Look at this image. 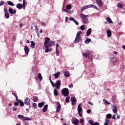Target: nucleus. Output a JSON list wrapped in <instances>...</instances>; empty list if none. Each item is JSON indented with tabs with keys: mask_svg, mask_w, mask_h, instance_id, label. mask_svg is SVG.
Masks as SVG:
<instances>
[{
	"mask_svg": "<svg viewBox=\"0 0 125 125\" xmlns=\"http://www.w3.org/2000/svg\"><path fill=\"white\" fill-rule=\"evenodd\" d=\"M88 16V15H85L83 14H80V17L82 18L83 20V24H88V23H89V21L87 18Z\"/></svg>",
	"mask_w": 125,
	"mask_h": 125,
	"instance_id": "obj_1",
	"label": "nucleus"
},
{
	"mask_svg": "<svg viewBox=\"0 0 125 125\" xmlns=\"http://www.w3.org/2000/svg\"><path fill=\"white\" fill-rule=\"evenodd\" d=\"M91 53H93L92 51L87 50L86 53H83V56H85V57H88V58H90V59H92L93 58L94 56Z\"/></svg>",
	"mask_w": 125,
	"mask_h": 125,
	"instance_id": "obj_2",
	"label": "nucleus"
},
{
	"mask_svg": "<svg viewBox=\"0 0 125 125\" xmlns=\"http://www.w3.org/2000/svg\"><path fill=\"white\" fill-rule=\"evenodd\" d=\"M82 34V31H78L76 34V38L74 40L75 43H79L80 42V41L81 40V37H80V35Z\"/></svg>",
	"mask_w": 125,
	"mask_h": 125,
	"instance_id": "obj_3",
	"label": "nucleus"
},
{
	"mask_svg": "<svg viewBox=\"0 0 125 125\" xmlns=\"http://www.w3.org/2000/svg\"><path fill=\"white\" fill-rule=\"evenodd\" d=\"M62 94L64 96H68L69 95V89L67 88H64L62 90Z\"/></svg>",
	"mask_w": 125,
	"mask_h": 125,
	"instance_id": "obj_4",
	"label": "nucleus"
},
{
	"mask_svg": "<svg viewBox=\"0 0 125 125\" xmlns=\"http://www.w3.org/2000/svg\"><path fill=\"white\" fill-rule=\"evenodd\" d=\"M71 122L72 124H73V125H79V120L77 119V118H73L71 120Z\"/></svg>",
	"mask_w": 125,
	"mask_h": 125,
	"instance_id": "obj_5",
	"label": "nucleus"
},
{
	"mask_svg": "<svg viewBox=\"0 0 125 125\" xmlns=\"http://www.w3.org/2000/svg\"><path fill=\"white\" fill-rule=\"evenodd\" d=\"M60 85H61V81L58 80L55 83V86L57 89H59L60 88Z\"/></svg>",
	"mask_w": 125,
	"mask_h": 125,
	"instance_id": "obj_6",
	"label": "nucleus"
},
{
	"mask_svg": "<svg viewBox=\"0 0 125 125\" xmlns=\"http://www.w3.org/2000/svg\"><path fill=\"white\" fill-rule=\"evenodd\" d=\"M24 104H25L27 106L30 105V104H30V98H26V99L24 100Z\"/></svg>",
	"mask_w": 125,
	"mask_h": 125,
	"instance_id": "obj_7",
	"label": "nucleus"
},
{
	"mask_svg": "<svg viewBox=\"0 0 125 125\" xmlns=\"http://www.w3.org/2000/svg\"><path fill=\"white\" fill-rule=\"evenodd\" d=\"M110 61L111 64H115L117 62V58L116 57H110Z\"/></svg>",
	"mask_w": 125,
	"mask_h": 125,
	"instance_id": "obj_8",
	"label": "nucleus"
},
{
	"mask_svg": "<svg viewBox=\"0 0 125 125\" xmlns=\"http://www.w3.org/2000/svg\"><path fill=\"white\" fill-rule=\"evenodd\" d=\"M50 41V38L48 37L45 38V42H44V45H47Z\"/></svg>",
	"mask_w": 125,
	"mask_h": 125,
	"instance_id": "obj_9",
	"label": "nucleus"
},
{
	"mask_svg": "<svg viewBox=\"0 0 125 125\" xmlns=\"http://www.w3.org/2000/svg\"><path fill=\"white\" fill-rule=\"evenodd\" d=\"M96 1L97 4H98L99 6H103V2L102 1V0H96Z\"/></svg>",
	"mask_w": 125,
	"mask_h": 125,
	"instance_id": "obj_10",
	"label": "nucleus"
},
{
	"mask_svg": "<svg viewBox=\"0 0 125 125\" xmlns=\"http://www.w3.org/2000/svg\"><path fill=\"white\" fill-rule=\"evenodd\" d=\"M78 113L81 112L83 111V108L82 107V104H80L77 108Z\"/></svg>",
	"mask_w": 125,
	"mask_h": 125,
	"instance_id": "obj_11",
	"label": "nucleus"
},
{
	"mask_svg": "<svg viewBox=\"0 0 125 125\" xmlns=\"http://www.w3.org/2000/svg\"><path fill=\"white\" fill-rule=\"evenodd\" d=\"M57 105L58 106L57 107L56 112H60V110H61V105H60V103L58 102Z\"/></svg>",
	"mask_w": 125,
	"mask_h": 125,
	"instance_id": "obj_12",
	"label": "nucleus"
},
{
	"mask_svg": "<svg viewBox=\"0 0 125 125\" xmlns=\"http://www.w3.org/2000/svg\"><path fill=\"white\" fill-rule=\"evenodd\" d=\"M88 123H89V125H99V123L96 122V123H94L93 121H92V120H89L88 121Z\"/></svg>",
	"mask_w": 125,
	"mask_h": 125,
	"instance_id": "obj_13",
	"label": "nucleus"
},
{
	"mask_svg": "<svg viewBox=\"0 0 125 125\" xmlns=\"http://www.w3.org/2000/svg\"><path fill=\"white\" fill-rule=\"evenodd\" d=\"M9 12L10 14H14V13H16V10H13V9L11 8H9Z\"/></svg>",
	"mask_w": 125,
	"mask_h": 125,
	"instance_id": "obj_14",
	"label": "nucleus"
},
{
	"mask_svg": "<svg viewBox=\"0 0 125 125\" xmlns=\"http://www.w3.org/2000/svg\"><path fill=\"white\" fill-rule=\"evenodd\" d=\"M48 46H52V45H55V42L54 41H50L47 44Z\"/></svg>",
	"mask_w": 125,
	"mask_h": 125,
	"instance_id": "obj_15",
	"label": "nucleus"
},
{
	"mask_svg": "<svg viewBox=\"0 0 125 125\" xmlns=\"http://www.w3.org/2000/svg\"><path fill=\"white\" fill-rule=\"evenodd\" d=\"M92 32V29L91 28L88 29L86 32V36H87V37L90 36Z\"/></svg>",
	"mask_w": 125,
	"mask_h": 125,
	"instance_id": "obj_16",
	"label": "nucleus"
},
{
	"mask_svg": "<svg viewBox=\"0 0 125 125\" xmlns=\"http://www.w3.org/2000/svg\"><path fill=\"white\" fill-rule=\"evenodd\" d=\"M61 73L60 72H58L56 74H53V76L55 77V79H58L59 76H60Z\"/></svg>",
	"mask_w": 125,
	"mask_h": 125,
	"instance_id": "obj_17",
	"label": "nucleus"
},
{
	"mask_svg": "<svg viewBox=\"0 0 125 125\" xmlns=\"http://www.w3.org/2000/svg\"><path fill=\"white\" fill-rule=\"evenodd\" d=\"M106 34L108 38H111V36H112V32L110 30H108L106 31Z\"/></svg>",
	"mask_w": 125,
	"mask_h": 125,
	"instance_id": "obj_18",
	"label": "nucleus"
},
{
	"mask_svg": "<svg viewBox=\"0 0 125 125\" xmlns=\"http://www.w3.org/2000/svg\"><path fill=\"white\" fill-rule=\"evenodd\" d=\"M44 46L45 47V48H44L45 52V53H47V52H48V51H49V49L48 48V47H49L50 46H48V45H44Z\"/></svg>",
	"mask_w": 125,
	"mask_h": 125,
	"instance_id": "obj_19",
	"label": "nucleus"
},
{
	"mask_svg": "<svg viewBox=\"0 0 125 125\" xmlns=\"http://www.w3.org/2000/svg\"><path fill=\"white\" fill-rule=\"evenodd\" d=\"M24 49L26 55H28V54L29 53V47L25 46Z\"/></svg>",
	"mask_w": 125,
	"mask_h": 125,
	"instance_id": "obj_20",
	"label": "nucleus"
},
{
	"mask_svg": "<svg viewBox=\"0 0 125 125\" xmlns=\"http://www.w3.org/2000/svg\"><path fill=\"white\" fill-rule=\"evenodd\" d=\"M70 72L68 71H65L64 72V76L65 77V78H69L70 77Z\"/></svg>",
	"mask_w": 125,
	"mask_h": 125,
	"instance_id": "obj_21",
	"label": "nucleus"
},
{
	"mask_svg": "<svg viewBox=\"0 0 125 125\" xmlns=\"http://www.w3.org/2000/svg\"><path fill=\"white\" fill-rule=\"evenodd\" d=\"M113 107L114 108L113 110V113H114V114H117V112H118V108H117V106L114 105H113Z\"/></svg>",
	"mask_w": 125,
	"mask_h": 125,
	"instance_id": "obj_22",
	"label": "nucleus"
},
{
	"mask_svg": "<svg viewBox=\"0 0 125 125\" xmlns=\"http://www.w3.org/2000/svg\"><path fill=\"white\" fill-rule=\"evenodd\" d=\"M48 107V105L46 104L43 106V109H42V112L44 113L45 112H46L47 110V108Z\"/></svg>",
	"mask_w": 125,
	"mask_h": 125,
	"instance_id": "obj_23",
	"label": "nucleus"
},
{
	"mask_svg": "<svg viewBox=\"0 0 125 125\" xmlns=\"http://www.w3.org/2000/svg\"><path fill=\"white\" fill-rule=\"evenodd\" d=\"M17 8H18V9H22V8H23V4L21 3H18L17 4Z\"/></svg>",
	"mask_w": 125,
	"mask_h": 125,
	"instance_id": "obj_24",
	"label": "nucleus"
},
{
	"mask_svg": "<svg viewBox=\"0 0 125 125\" xmlns=\"http://www.w3.org/2000/svg\"><path fill=\"white\" fill-rule=\"evenodd\" d=\"M106 21H107L109 24H113V23H114L113 22V21H112V19L109 17L106 18Z\"/></svg>",
	"mask_w": 125,
	"mask_h": 125,
	"instance_id": "obj_25",
	"label": "nucleus"
},
{
	"mask_svg": "<svg viewBox=\"0 0 125 125\" xmlns=\"http://www.w3.org/2000/svg\"><path fill=\"white\" fill-rule=\"evenodd\" d=\"M117 7H119L121 9H123V8H124V6L123 5V4H122V3H118L117 4Z\"/></svg>",
	"mask_w": 125,
	"mask_h": 125,
	"instance_id": "obj_26",
	"label": "nucleus"
},
{
	"mask_svg": "<svg viewBox=\"0 0 125 125\" xmlns=\"http://www.w3.org/2000/svg\"><path fill=\"white\" fill-rule=\"evenodd\" d=\"M63 11H64V12H66L67 13H69L70 14H72V13H74V11H69V10H68L66 9H63Z\"/></svg>",
	"mask_w": 125,
	"mask_h": 125,
	"instance_id": "obj_27",
	"label": "nucleus"
},
{
	"mask_svg": "<svg viewBox=\"0 0 125 125\" xmlns=\"http://www.w3.org/2000/svg\"><path fill=\"white\" fill-rule=\"evenodd\" d=\"M43 105H44V102H42V103H39L38 104V107L39 108H42Z\"/></svg>",
	"mask_w": 125,
	"mask_h": 125,
	"instance_id": "obj_28",
	"label": "nucleus"
},
{
	"mask_svg": "<svg viewBox=\"0 0 125 125\" xmlns=\"http://www.w3.org/2000/svg\"><path fill=\"white\" fill-rule=\"evenodd\" d=\"M38 100H39V98L37 96H34L33 97V101L34 102H37Z\"/></svg>",
	"mask_w": 125,
	"mask_h": 125,
	"instance_id": "obj_29",
	"label": "nucleus"
},
{
	"mask_svg": "<svg viewBox=\"0 0 125 125\" xmlns=\"http://www.w3.org/2000/svg\"><path fill=\"white\" fill-rule=\"evenodd\" d=\"M91 42V39L88 38V39H86L84 42H85V43L87 44V43H89V42Z\"/></svg>",
	"mask_w": 125,
	"mask_h": 125,
	"instance_id": "obj_30",
	"label": "nucleus"
},
{
	"mask_svg": "<svg viewBox=\"0 0 125 125\" xmlns=\"http://www.w3.org/2000/svg\"><path fill=\"white\" fill-rule=\"evenodd\" d=\"M7 2L9 5H11V6H14V3H13V2L11 1H7Z\"/></svg>",
	"mask_w": 125,
	"mask_h": 125,
	"instance_id": "obj_31",
	"label": "nucleus"
},
{
	"mask_svg": "<svg viewBox=\"0 0 125 125\" xmlns=\"http://www.w3.org/2000/svg\"><path fill=\"white\" fill-rule=\"evenodd\" d=\"M38 78L40 80V82L42 81V74L41 73H39L38 74Z\"/></svg>",
	"mask_w": 125,
	"mask_h": 125,
	"instance_id": "obj_32",
	"label": "nucleus"
},
{
	"mask_svg": "<svg viewBox=\"0 0 125 125\" xmlns=\"http://www.w3.org/2000/svg\"><path fill=\"white\" fill-rule=\"evenodd\" d=\"M73 99H75L73 98V97H72L71 99V101L72 102V105H76V102H77V101H74Z\"/></svg>",
	"mask_w": 125,
	"mask_h": 125,
	"instance_id": "obj_33",
	"label": "nucleus"
},
{
	"mask_svg": "<svg viewBox=\"0 0 125 125\" xmlns=\"http://www.w3.org/2000/svg\"><path fill=\"white\" fill-rule=\"evenodd\" d=\"M18 117L19 119H21V120H23V121H24L25 120V117L23 116V115H19Z\"/></svg>",
	"mask_w": 125,
	"mask_h": 125,
	"instance_id": "obj_34",
	"label": "nucleus"
},
{
	"mask_svg": "<svg viewBox=\"0 0 125 125\" xmlns=\"http://www.w3.org/2000/svg\"><path fill=\"white\" fill-rule=\"evenodd\" d=\"M103 101H104V105H108V104H110L105 99H103Z\"/></svg>",
	"mask_w": 125,
	"mask_h": 125,
	"instance_id": "obj_35",
	"label": "nucleus"
},
{
	"mask_svg": "<svg viewBox=\"0 0 125 125\" xmlns=\"http://www.w3.org/2000/svg\"><path fill=\"white\" fill-rule=\"evenodd\" d=\"M54 94L56 96H57L58 95V91H57V89H54Z\"/></svg>",
	"mask_w": 125,
	"mask_h": 125,
	"instance_id": "obj_36",
	"label": "nucleus"
},
{
	"mask_svg": "<svg viewBox=\"0 0 125 125\" xmlns=\"http://www.w3.org/2000/svg\"><path fill=\"white\" fill-rule=\"evenodd\" d=\"M31 47H32V48H35V42H34L33 41H31Z\"/></svg>",
	"mask_w": 125,
	"mask_h": 125,
	"instance_id": "obj_37",
	"label": "nucleus"
},
{
	"mask_svg": "<svg viewBox=\"0 0 125 125\" xmlns=\"http://www.w3.org/2000/svg\"><path fill=\"white\" fill-rule=\"evenodd\" d=\"M19 102L20 104V106H24V102H23L22 101H21V100H19Z\"/></svg>",
	"mask_w": 125,
	"mask_h": 125,
	"instance_id": "obj_38",
	"label": "nucleus"
},
{
	"mask_svg": "<svg viewBox=\"0 0 125 125\" xmlns=\"http://www.w3.org/2000/svg\"><path fill=\"white\" fill-rule=\"evenodd\" d=\"M66 8V9L70 10L72 8V5H71V4H68L67 5Z\"/></svg>",
	"mask_w": 125,
	"mask_h": 125,
	"instance_id": "obj_39",
	"label": "nucleus"
},
{
	"mask_svg": "<svg viewBox=\"0 0 125 125\" xmlns=\"http://www.w3.org/2000/svg\"><path fill=\"white\" fill-rule=\"evenodd\" d=\"M65 101L66 103H69V102H70V97L69 96L66 97Z\"/></svg>",
	"mask_w": 125,
	"mask_h": 125,
	"instance_id": "obj_40",
	"label": "nucleus"
},
{
	"mask_svg": "<svg viewBox=\"0 0 125 125\" xmlns=\"http://www.w3.org/2000/svg\"><path fill=\"white\" fill-rule=\"evenodd\" d=\"M84 29H85V27H84V25H82L80 27V30H81L82 31H84Z\"/></svg>",
	"mask_w": 125,
	"mask_h": 125,
	"instance_id": "obj_41",
	"label": "nucleus"
},
{
	"mask_svg": "<svg viewBox=\"0 0 125 125\" xmlns=\"http://www.w3.org/2000/svg\"><path fill=\"white\" fill-rule=\"evenodd\" d=\"M106 118H107V119H111V118H112V114H107Z\"/></svg>",
	"mask_w": 125,
	"mask_h": 125,
	"instance_id": "obj_42",
	"label": "nucleus"
},
{
	"mask_svg": "<svg viewBox=\"0 0 125 125\" xmlns=\"http://www.w3.org/2000/svg\"><path fill=\"white\" fill-rule=\"evenodd\" d=\"M32 120V118L30 117H24V121H31Z\"/></svg>",
	"mask_w": 125,
	"mask_h": 125,
	"instance_id": "obj_43",
	"label": "nucleus"
},
{
	"mask_svg": "<svg viewBox=\"0 0 125 125\" xmlns=\"http://www.w3.org/2000/svg\"><path fill=\"white\" fill-rule=\"evenodd\" d=\"M56 54L57 56H59V54H60V52H59L58 49H56Z\"/></svg>",
	"mask_w": 125,
	"mask_h": 125,
	"instance_id": "obj_44",
	"label": "nucleus"
},
{
	"mask_svg": "<svg viewBox=\"0 0 125 125\" xmlns=\"http://www.w3.org/2000/svg\"><path fill=\"white\" fill-rule=\"evenodd\" d=\"M93 6H94V5L90 4V5H86V7H87V8H90V7H93Z\"/></svg>",
	"mask_w": 125,
	"mask_h": 125,
	"instance_id": "obj_45",
	"label": "nucleus"
},
{
	"mask_svg": "<svg viewBox=\"0 0 125 125\" xmlns=\"http://www.w3.org/2000/svg\"><path fill=\"white\" fill-rule=\"evenodd\" d=\"M35 30L36 31V33H37V35L39 36V29L38 28L37 26H35Z\"/></svg>",
	"mask_w": 125,
	"mask_h": 125,
	"instance_id": "obj_46",
	"label": "nucleus"
},
{
	"mask_svg": "<svg viewBox=\"0 0 125 125\" xmlns=\"http://www.w3.org/2000/svg\"><path fill=\"white\" fill-rule=\"evenodd\" d=\"M85 9H87V8L86 7V6L82 7L81 9L82 12H83V10H85Z\"/></svg>",
	"mask_w": 125,
	"mask_h": 125,
	"instance_id": "obj_47",
	"label": "nucleus"
},
{
	"mask_svg": "<svg viewBox=\"0 0 125 125\" xmlns=\"http://www.w3.org/2000/svg\"><path fill=\"white\" fill-rule=\"evenodd\" d=\"M5 16L7 19H8V18H9V14L8 13L5 14Z\"/></svg>",
	"mask_w": 125,
	"mask_h": 125,
	"instance_id": "obj_48",
	"label": "nucleus"
},
{
	"mask_svg": "<svg viewBox=\"0 0 125 125\" xmlns=\"http://www.w3.org/2000/svg\"><path fill=\"white\" fill-rule=\"evenodd\" d=\"M32 106L33 107V108H34V109H36V108H37V104H36V103H33Z\"/></svg>",
	"mask_w": 125,
	"mask_h": 125,
	"instance_id": "obj_49",
	"label": "nucleus"
},
{
	"mask_svg": "<svg viewBox=\"0 0 125 125\" xmlns=\"http://www.w3.org/2000/svg\"><path fill=\"white\" fill-rule=\"evenodd\" d=\"M50 83H51V85H52V86L53 87H54V86H55V84H54V83L52 80H50Z\"/></svg>",
	"mask_w": 125,
	"mask_h": 125,
	"instance_id": "obj_50",
	"label": "nucleus"
},
{
	"mask_svg": "<svg viewBox=\"0 0 125 125\" xmlns=\"http://www.w3.org/2000/svg\"><path fill=\"white\" fill-rule=\"evenodd\" d=\"M69 20L70 21H73V22L76 20V19L74 18H69Z\"/></svg>",
	"mask_w": 125,
	"mask_h": 125,
	"instance_id": "obj_51",
	"label": "nucleus"
},
{
	"mask_svg": "<svg viewBox=\"0 0 125 125\" xmlns=\"http://www.w3.org/2000/svg\"><path fill=\"white\" fill-rule=\"evenodd\" d=\"M25 5H26V2H23L22 7L25 10Z\"/></svg>",
	"mask_w": 125,
	"mask_h": 125,
	"instance_id": "obj_52",
	"label": "nucleus"
},
{
	"mask_svg": "<svg viewBox=\"0 0 125 125\" xmlns=\"http://www.w3.org/2000/svg\"><path fill=\"white\" fill-rule=\"evenodd\" d=\"M3 4H4V1L3 0H1V1H0V5H3Z\"/></svg>",
	"mask_w": 125,
	"mask_h": 125,
	"instance_id": "obj_53",
	"label": "nucleus"
},
{
	"mask_svg": "<svg viewBox=\"0 0 125 125\" xmlns=\"http://www.w3.org/2000/svg\"><path fill=\"white\" fill-rule=\"evenodd\" d=\"M84 122V120L83 119H80V124H83V123Z\"/></svg>",
	"mask_w": 125,
	"mask_h": 125,
	"instance_id": "obj_54",
	"label": "nucleus"
},
{
	"mask_svg": "<svg viewBox=\"0 0 125 125\" xmlns=\"http://www.w3.org/2000/svg\"><path fill=\"white\" fill-rule=\"evenodd\" d=\"M112 119L113 120H116V114H113L112 116Z\"/></svg>",
	"mask_w": 125,
	"mask_h": 125,
	"instance_id": "obj_55",
	"label": "nucleus"
},
{
	"mask_svg": "<svg viewBox=\"0 0 125 125\" xmlns=\"http://www.w3.org/2000/svg\"><path fill=\"white\" fill-rule=\"evenodd\" d=\"M105 123H106L107 124H108V123H110V120H108V119L106 118L105 119Z\"/></svg>",
	"mask_w": 125,
	"mask_h": 125,
	"instance_id": "obj_56",
	"label": "nucleus"
},
{
	"mask_svg": "<svg viewBox=\"0 0 125 125\" xmlns=\"http://www.w3.org/2000/svg\"><path fill=\"white\" fill-rule=\"evenodd\" d=\"M73 84H70L69 85H68V87L70 88H72V87H73Z\"/></svg>",
	"mask_w": 125,
	"mask_h": 125,
	"instance_id": "obj_57",
	"label": "nucleus"
},
{
	"mask_svg": "<svg viewBox=\"0 0 125 125\" xmlns=\"http://www.w3.org/2000/svg\"><path fill=\"white\" fill-rule=\"evenodd\" d=\"M74 22L76 24V25H79V22H78V21L75 20Z\"/></svg>",
	"mask_w": 125,
	"mask_h": 125,
	"instance_id": "obj_58",
	"label": "nucleus"
},
{
	"mask_svg": "<svg viewBox=\"0 0 125 125\" xmlns=\"http://www.w3.org/2000/svg\"><path fill=\"white\" fill-rule=\"evenodd\" d=\"M4 12H5V14L8 13L6 9H4Z\"/></svg>",
	"mask_w": 125,
	"mask_h": 125,
	"instance_id": "obj_59",
	"label": "nucleus"
},
{
	"mask_svg": "<svg viewBox=\"0 0 125 125\" xmlns=\"http://www.w3.org/2000/svg\"><path fill=\"white\" fill-rule=\"evenodd\" d=\"M19 104V103H18V102H15L14 103V105H15V106H18Z\"/></svg>",
	"mask_w": 125,
	"mask_h": 125,
	"instance_id": "obj_60",
	"label": "nucleus"
},
{
	"mask_svg": "<svg viewBox=\"0 0 125 125\" xmlns=\"http://www.w3.org/2000/svg\"><path fill=\"white\" fill-rule=\"evenodd\" d=\"M13 111L14 112H15V111H17V108L16 107V108H13Z\"/></svg>",
	"mask_w": 125,
	"mask_h": 125,
	"instance_id": "obj_61",
	"label": "nucleus"
},
{
	"mask_svg": "<svg viewBox=\"0 0 125 125\" xmlns=\"http://www.w3.org/2000/svg\"><path fill=\"white\" fill-rule=\"evenodd\" d=\"M91 112V110L90 109H88L87 110V113L88 114H90V113Z\"/></svg>",
	"mask_w": 125,
	"mask_h": 125,
	"instance_id": "obj_62",
	"label": "nucleus"
},
{
	"mask_svg": "<svg viewBox=\"0 0 125 125\" xmlns=\"http://www.w3.org/2000/svg\"><path fill=\"white\" fill-rule=\"evenodd\" d=\"M42 26H43V27H45V23H44V22H42Z\"/></svg>",
	"mask_w": 125,
	"mask_h": 125,
	"instance_id": "obj_63",
	"label": "nucleus"
},
{
	"mask_svg": "<svg viewBox=\"0 0 125 125\" xmlns=\"http://www.w3.org/2000/svg\"><path fill=\"white\" fill-rule=\"evenodd\" d=\"M80 117H83V114H81V112H78Z\"/></svg>",
	"mask_w": 125,
	"mask_h": 125,
	"instance_id": "obj_64",
	"label": "nucleus"
}]
</instances>
